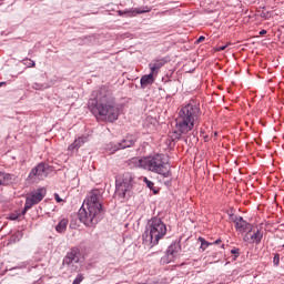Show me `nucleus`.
Here are the masks:
<instances>
[{
    "label": "nucleus",
    "mask_w": 284,
    "mask_h": 284,
    "mask_svg": "<svg viewBox=\"0 0 284 284\" xmlns=\"http://www.w3.org/2000/svg\"><path fill=\"white\" fill-rule=\"evenodd\" d=\"M89 110L97 119L106 123H114L121 114L112 92L105 89H100L95 92L94 99L89 100Z\"/></svg>",
    "instance_id": "1"
},
{
    "label": "nucleus",
    "mask_w": 284,
    "mask_h": 284,
    "mask_svg": "<svg viewBox=\"0 0 284 284\" xmlns=\"http://www.w3.org/2000/svg\"><path fill=\"white\" fill-rule=\"evenodd\" d=\"M201 123V105L196 100L182 104L175 119V134L178 138L190 134Z\"/></svg>",
    "instance_id": "2"
},
{
    "label": "nucleus",
    "mask_w": 284,
    "mask_h": 284,
    "mask_svg": "<svg viewBox=\"0 0 284 284\" xmlns=\"http://www.w3.org/2000/svg\"><path fill=\"white\" fill-rule=\"evenodd\" d=\"M101 191L92 190L87 195L84 203L79 210L78 216L87 227H94L97 223H99V214H101V210L103 209V204L101 203Z\"/></svg>",
    "instance_id": "3"
},
{
    "label": "nucleus",
    "mask_w": 284,
    "mask_h": 284,
    "mask_svg": "<svg viewBox=\"0 0 284 284\" xmlns=\"http://www.w3.org/2000/svg\"><path fill=\"white\" fill-rule=\"evenodd\" d=\"M131 163H134L135 168H142V170H149L168 179L170 176V163L165 160L163 154H154L144 158H133Z\"/></svg>",
    "instance_id": "4"
},
{
    "label": "nucleus",
    "mask_w": 284,
    "mask_h": 284,
    "mask_svg": "<svg viewBox=\"0 0 284 284\" xmlns=\"http://www.w3.org/2000/svg\"><path fill=\"white\" fill-rule=\"evenodd\" d=\"M165 234H168V225L164 224L161 217H152L149 220L146 229L142 234L143 245L152 250V247L156 246L159 241L165 239Z\"/></svg>",
    "instance_id": "5"
},
{
    "label": "nucleus",
    "mask_w": 284,
    "mask_h": 284,
    "mask_svg": "<svg viewBox=\"0 0 284 284\" xmlns=\"http://www.w3.org/2000/svg\"><path fill=\"white\" fill-rule=\"evenodd\" d=\"M134 187V175L130 172L122 175V182L115 186V196L119 199H125L130 196L132 189Z\"/></svg>",
    "instance_id": "6"
},
{
    "label": "nucleus",
    "mask_w": 284,
    "mask_h": 284,
    "mask_svg": "<svg viewBox=\"0 0 284 284\" xmlns=\"http://www.w3.org/2000/svg\"><path fill=\"white\" fill-rule=\"evenodd\" d=\"M45 194H48V190L43 186L34 189L33 191L29 192L26 197L24 209L22 214H26L28 210H32L33 205H39V203L45 199Z\"/></svg>",
    "instance_id": "7"
},
{
    "label": "nucleus",
    "mask_w": 284,
    "mask_h": 284,
    "mask_svg": "<svg viewBox=\"0 0 284 284\" xmlns=\"http://www.w3.org/2000/svg\"><path fill=\"white\" fill-rule=\"evenodd\" d=\"M244 243L248 245H261L263 241V231L258 230L254 225L244 234L243 236Z\"/></svg>",
    "instance_id": "8"
},
{
    "label": "nucleus",
    "mask_w": 284,
    "mask_h": 284,
    "mask_svg": "<svg viewBox=\"0 0 284 284\" xmlns=\"http://www.w3.org/2000/svg\"><path fill=\"white\" fill-rule=\"evenodd\" d=\"M47 176L48 171L45 170V164L39 163L29 173L28 181H30V183H39V181H43V179H45Z\"/></svg>",
    "instance_id": "9"
},
{
    "label": "nucleus",
    "mask_w": 284,
    "mask_h": 284,
    "mask_svg": "<svg viewBox=\"0 0 284 284\" xmlns=\"http://www.w3.org/2000/svg\"><path fill=\"white\" fill-rule=\"evenodd\" d=\"M180 252H181V244L176 242L172 243L168 247L165 256L162 257V263H164L165 265H169V263H174Z\"/></svg>",
    "instance_id": "10"
},
{
    "label": "nucleus",
    "mask_w": 284,
    "mask_h": 284,
    "mask_svg": "<svg viewBox=\"0 0 284 284\" xmlns=\"http://www.w3.org/2000/svg\"><path fill=\"white\" fill-rule=\"evenodd\" d=\"M134 145L133 140H122L120 143H109L104 146L105 152L109 154H114V152H119V150H125V148H132Z\"/></svg>",
    "instance_id": "11"
},
{
    "label": "nucleus",
    "mask_w": 284,
    "mask_h": 284,
    "mask_svg": "<svg viewBox=\"0 0 284 284\" xmlns=\"http://www.w3.org/2000/svg\"><path fill=\"white\" fill-rule=\"evenodd\" d=\"M236 232L240 234H245L253 225L243 219V216H235L233 219Z\"/></svg>",
    "instance_id": "12"
},
{
    "label": "nucleus",
    "mask_w": 284,
    "mask_h": 284,
    "mask_svg": "<svg viewBox=\"0 0 284 284\" xmlns=\"http://www.w3.org/2000/svg\"><path fill=\"white\" fill-rule=\"evenodd\" d=\"M80 258L81 252H79V248H71L63 258V263L64 265H72V263H79Z\"/></svg>",
    "instance_id": "13"
},
{
    "label": "nucleus",
    "mask_w": 284,
    "mask_h": 284,
    "mask_svg": "<svg viewBox=\"0 0 284 284\" xmlns=\"http://www.w3.org/2000/svg\"><path fill=\"white\" fill-rule=\"evenodd\" d=\"M150 7H143L141 8H131L129 10L119 11V16L123 17V14H126V17H136V14H144V12H150Z\"/></svg>",
    "instance_id": "14"
},
{
    "label": "nucleus",
    "mask_w": 284,
    "mask_h": 284,
    "mask_svg": "<svg viewBox=\"0 0 284 284\" xmlns=\"http://www.w3.org/2000/svg\"><path fill=\"white\" fill-rule=\"evenodd\" d=\"M163 65H165V60H154L149 63V69L154 77H159V72Z\"/></svg>",
    "instance_id": "15"
},
{
    "label": "nucleus",
    "mask_w": 284,
    "mask_h": 284,
    "mask_svg": "<svg viewBox=\"0 0 284 284\" xmlns=\"http://www.w3.org/2000/svg\"><path fill=\"white\" fill-rule=\"evenodd\" d=\"M154 81H156V75H154L150 72L149 74L142 75V78L140 80V85H141V88H143V90H145V88H148V85H152V83H154Z\"/></svg>",
    "instance_id": "16"
},
{
    "label": "nucleus",
    "mask_w": 284,
    "mask_h": 284,
    "mask_svg": "<svg viewBox=\"0 0 284 284\" xmlns=\"http://www.w3.org/2000/svg\"><path fill=\"white\" fill-rule=\"evenodd\" d=\"M87 141H88V138L80 136L75 139L72 144L69 145L68 150L70 152H73V150H79V148H82V145H84Z\"/></svg>",
    "instance_id": "17"
},
{
    "label": "nucleus",
    "mask_w": 284,
    "mask_h": 284,
    "mask_svg": "<svg viewBox=\"0 0 284 284\" xmlns=\"http://www.w3.org/2000/svg\"><path fill=\"white\" fill-rule=\"evenodd\" d=\"M69 224L70 220H68L67 217H62L55 225V232H58V234H64L65 230H68Z\"/></svg>",
    "instance_id": "18"
},
{
    "label": "nucleus",
    "mask_w": 284,
    "mask_h": 284,
    "mask_svg": "<svg viewBox=\"0 0 284 284\" xmlns=\"http://www.w3.org/2000/svg\"><path fill=\"white\" fill-rule=\"evenodd\" d=\"M14 181V175L10 173L2 174V185H10Z\"/></svg>",
    "instance_id": "19"
},
{
    "label": "nucleus",
    "mask_w": 284,
    "mask_h": 284,
    "mask_svg": "<svg viewBox=\"0 0 284 284\" xmlns=\"http://www.w3.org/2000/svg\"><path fill=\"white\" fill-rule=\"evenodd\" d=\"M197 241L201 242L200 250H202V252H205L210 247V245H212V243L207 242L205 237L202 236H200Z\"/></svg>",
    "instance_id": "20"
},
{
    "label": "nucleus",
    "mask_w": 284,
    "mask_h": 284,
    "mask_svg": "<svg viewBox=\"0 0 284 284\" xmlns=\"http://www.w3.org/2000/svg\"><path fill=\"white\" fill-rule=\"evenodd\" d=\"M142 181L148 187H150L154 192V194H156V190H154V182L148 180V178H142Z\"/></svg>",
    "instance_id": "21"
},
{
    "label": "nucleus",
    "mask_w": 284,
    "mask_h": 284,
    "mask_svg": "<svg viewBox=\"0 0 284 284\" xmlns=\"http://www.w3.org/2000/svg\"><path fill=\"white\" fill-rule=\"evenodd\" d=\"M19 241H21V233H14L13 235H11L10 243H17Z\"/></svg>",
    "instance_id": "22"
},
{
    "label": "nucleus",
    "mask_w": 284,
    "mask_h": 284,
    "mask_svg": "<svg viewBox=\"0 0 284 284\" xmlns=\"http://www.w3.org/2000/svg\"><path fill=\"white\" fill-rule=\"evenodd\" d=\"M23 64L27 65V68H34V65H37V63L30 59H24Z\"/></svg>",
    "instance_id": "23"
},
{
    "label": "nucleus",
    "mask_w": 284,
    "mask_h": 284,
    "mask_svg": "<svg viewBox=\"0 0 284 284\" xmlns=\"http://www.w3.org/2000/svg\"><path fill=\"white\" fill-rule=\"evenodd\" d=\"M231 254L234 256V258H239V256H241V248L239 247H233L231 250Z\"/></svg>",
    "instance_id": "24"
},
{
    "label": "nucleus",
    "mask_w": 284,
    "mask_h": 284,
    "mask_svg": "<svg viewBox=\"0 0 284 284\" xmlns=\"http://www.w3.org/2000/svg\"><path fill=\"white\" fill-rule=\"evenodd\" d=\"M23 215H24L23 213H21V214H19V213H11L9 215V219H10V221H17V219H19V216H23Z\"/></svg>",
    "instance_id": "25"
},
{
    "label": "nucleus",
    "mask_w": 284,
    "mask_h": 284,
    "mask_svg": "<svg viewBox=\"0 0 284 284\" xmlns=\"http://www.w3.org/2000/svg\"><path fill=\"white\" fill-rule=\"evenodd\" d=\"M83 278V274H78L72 284H81Z\"/></svg>",
    "instance_id": "26"
},
{
    "label": "nucleus",
    "mask_w": 284,
    "mask_h": 284,
    "mask_svg": "<svg viewBox=\"0 0 284 284\" xmlns=\"http://www.w3.org/2000/svg\"><path fill=\"white\" fill-rule=\"evenodd\" d=\"M274 265H278L281 263V255L277 253L273 257Z\"/></svg>",
    "instance_id": "27"
},
{
    "label": "nucleus",
    "mask_w": 284,
    "mask_h": 284,
    "mask_svg": "<svg viewBox=\"0 0 284 284\" xmlns=\"http://www.w3.org/2000/svg\"><path fill=\"white\" fill-rule=\"evenodd\" d=\"M54 199H55L57 203H62L63 202V200L61 199V196H59L58 193H54Z\"/></svg>",
    "instance_id": "28"
},
{
    "label": "nucleus",
    "mask_w": 284,
    "mask_h": 284,
    "mask_svg": "<svg viewBox=\"0 0 284 284\" xmlns=\"http://www.w3.org/2000/svg\"><path fill=\"white\" fill-rule=\"evenodd\" d=\"M203 41H205V37L200 36L199 39L196 40V43H203Z\"/></svg>",
    "instance_id": "29"
},
{
    "label": "nucleus",
    "mask_w": 284,
    "mask_h": 284,
    "mask_svg": "<svg viewBox=\"0 0 284 284\" xmlns=\"http://www.w3.org/2000/svg\"><path fill=\"white\" fill-rule=\"evenodd\" d=\"M227 48V45H220L217 47V52H223V50H225Z\"/></svg>",
    "instance_id": "30"
},
{
    "label": "nucleus",
    "mask_w": 284,
    "mask_h": 284,
    "mask_svg": "<svg viewBox=\"0 0 284 284\" xmlns=\"http://www.w3.org/2000/svg\"><path fill=\"white\" fill-rule=\"evenodd\" d=\"M219 243H221V239H219L215 242H213L212 245H219Z\"/></svg>",
    "instance_id": "31"
},
{
    "label": "nucleus",
    "mask_w": 284,
    "mask_h": 284,
    "mask_svg": "<svg viewBox=\"0 0 284 284\" xmlns=\"http://www.w3.org/2000/svg\"><path fill=\"white\" fill-rule=\"evenodd\" d=\"M260 34H261V36L267 34V31H266V30H261V31H260Z\"/></svg>",
    "instance_id": "32"
},
{
    "label": "nucleus",
    "mask_w": 284,
    "mask_h": 284,
    "mask_svg": "<svg viewBox=\"0 0 284 284\" xmlns=\"http://www.w3.org/2000/svg\"><path fill=\"white\" fill-rule=\"evenodd\" d=\"M282 247L284 248V244L282 245Z\"/></svg>",
    "instance_id": "33"
}]
</instances>
